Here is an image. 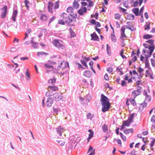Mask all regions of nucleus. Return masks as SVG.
Returning <instances> with one entry per match:
<instances>
[{
  "label": "nucleus",
  "instance_id": "obj_1",
  "mask_svg": "<svg viewBox=\"0 0 155 155\" xmlns=\"http://www.w3.org/2000/svg\"><path fill=\"white\" fill-rule=\"evenodd\" d=\"M57 133L55 138L59 144L61 146L64 145L65 142L63 139L65 135V130L61 127H58L56 129Z\"/></svg>",
  "mask_w": 155,
  "mask_h": 155
},
{
  "label": "nucleus",
  "instance_id": "obj_2",
  "mask_svg": "<svg viewBox=\"0 0 155 155\" xmlns=\"http://www.w3.org/2000/svg\"><path fill=\"white\" fill-rule=\"evenodd\" d=\"M101 97L102 111L103 112H104L108 110L110 107L109 99L103 94H101Z\"/></svg>",
  "mask_w": 155,
  "mask_h": 155
},
{
  "label": "nucleus",
  "instance_id": "obj_3",
  "mask_svg": "<svg viewBox=\"0 0 155 155\" xmlns=\"http://www.w3.org/2000/svg\"><path fill=\"white\" fill-rule=\"evenodd\" d=\"M71 140L67 144V147L68 148V151L71 152L72 148L76 146L77 143L79 142L80 140V137L72 136L70 137Z\"/></svg>",
  "mask_w": 155,
  "mask_h": 155
},
{
  "label": "nucleus",
  "instance_id": "obj_4",
  "mask_svg": "<svg viewBox=\"0 0 155 155\" xmlns=\"http://www.w3.org/2000/svg\"><path fill=\"white\" fill-rule=\"evenodd\" d=\"M71 140L67 144V147L68 148V151L71 152L72 148L76 146L77 143L79 142L80 140V137L72 136L70 137Z\"/></svg>",
  "mask_w": 155,
  "mask_h": 155
},
{
  "label": "nucleus",
  "instance_id": "obj_5",
  "mask_svg": "<svg viewBox=\"0 0 155 155\" xmlns=\"http://www.w3.org/2000/svg\"><path fill=\"white\" fill-rule=\"evenodd\" d=\"M155 48L153 46H149L148 49H143V54L145 56V58H149L151 56Z\"/></svg>",
  "mask_w": 155,
  "mask_h": 155
},
{
  "label": "nucleus",
  "instance_id": "obj_6",
  "mask_svg": "<svg viewBox=\"0 0 155 155\" xmlns=\"http://www.w3.org/2000/svg\"><path fill=\"white\" fill-rule=\"evenodd\" d=\"M68 14L65 13L61 14L60 16L61 18L59 20L58 22V23L64 25L65 22L67 23V22H68Z\"/></svg>",
  "mask_w": 155,
  "mask_h": 155
},
{
  "label": "nucleus",
  "instance_id": "obj_7",
  "mask_svg": "<svg viewBox=\"0 0 155 155\" xmlns=\"http://www.w3.org/2000/svg\"><path fill=\"white\" fill-rule=\"evenodd\" d=\"M54 46L59 49H64L65 48V46L63 45V42L58 39L54 40L53 41Z\"/></svg>",
  "mask_w": 155,
  "mask_h": 155
},
{
  "label": "nucleus",
  "instance_id": "obj_8",
  "mask_svg": "<svg viewBox=\"0 0 155 155\" xmlns=\"http://www.w3.org/2000/svg\"><path fill=\"white\" fill-rule=\"evenodd\" d=\"M0 10L2 11L0 17L1 19H3L5 18L8 13V7L7 5H5Z\"/></svg>",
  "mask_w": 155,
  "mask_h": 155
},
{
  "label": "nucleus",
  "instance_id": "obj_9",
  "mask_svg": "<svg viewBox=\"0 0 155 155\" xmlns=\"http://www.w3.org/2000/svg\"><path fill=\"white\" fill-rule=\"evenodd\" d=\"M125 28L124 26L122 27L121 29V35L120 38L122 40L123 43H124V41L125 40L124 38L127 37L125 34Z\"/></svg>",
  "mask_w": 155,
  "mask_h": 155
},
{
  "label": "nucleus",
  "instance_id": "obj_10",
  "mask_svg": "<svg viewBox=\"0 0 155 155\" xmlns=\"http://www.w3.org/2000/svg\"><path fill=\"white\" fill-rule=\"evenodd\" d=\"M54 97L56 101H59L62 100V94L61 93H56L54 94Z\"/></svg>",
  "mask_w": 155,
  "mask_h": 155
},
{
  "label": "nucleus",
  "instance_id": "obj_11",
  "mask_svg": "<svg viewBox=\"0 0 155 155\" xmlns=\"http://www.w3.org/2000/svg\"><path fill=\"white\" fill-rule=\"evenodd\" d=\"M68 22H67V23H68L76 22V18L73 15H71V14L68 15Z\"/></svg>",
  "mask_w": 155,
  "mask_h": 155
},
{
  "label": "nucleus",
  "instance_id": "obj_12",
  "mask_svg": "<svg viewBox=\"0 0 155 155\" xmlns=\"http://www.w3.org/2000/svg\"><path fill=\"white\" fill-rule=\"evenodd\" d=\"M137 70V72L139 73V74L138 75V78L139 79L141 78L143 75V72L144 71L143 69L140 66L138 67Z\"/></svg>",
  "mask_w": 155,
  "mask_h": 155
},
{
  "label": "nucleus",
  "instance_id": "obj_13",
  "mask_svg": "<svg viewBox=\"0 0 155 155\" xmlns=\"http://www.w3.org/2000/svg\"><path fill=\"white\" fill-rule=\"evenodd\" d=\"M18 12L17 10H13L12 15L11 19L14 22L16 21V17L18 15Z\"/></svg>",
  "mask_w": 155,
  "mask_h": 155
},
{
  "label": "nucleus",
  "instance_id": "obj_14",
  "mask_svg": "<svg viewBox=\"0 0 155 155\" xmlns=\"http://www.w3.org/2000/svg\"><path fill=\"white\" fill-rule=\"evenodd\" d=\"M87 9L85 7H82L78 11V13L80 15H83L84 13L87 12Z\"/></svg>",
  "mask_w": 155,
  "mask_h": 155
},
{
  "label": "nucleus",
  "instance_id": "obj_15",
  "mask_svg": "<svg viewBox=\"0 0 155 155\" xmlns=\"http://www.w3.org/2000/svg\"><path fill=\"white\" fill-rule=\"evenodd\" d=\"M143 94L144 95L146 96L144 101L147 103L150 102L151 100L150 96L148 95L147 91H144Z\"/></svg>",
  "mask_w": 155,
  "mask_h": 155
},
{
  "label": "nucleus",
  "instance_id": "obj_16",
  "mask_svg": "<svg viewBox=\"0 0 155 155\" xmlns=\"http://www.w3.org/2000/svg\"><path fill=\"white\" fill-rule=\"evenodd\" d=\"M53 4L51 2H49L48 4V11L51 13H52L53 12Z\"/></svg>",
  "mask_w": 155,
  "mask_h": 155
},
{
  "label": "nucleus",
  "instance_id": "obj_17",
  "mask_svg": "<svg viewBox=\"0 0 155 155\" xmlns=\"http://www.w3.org/2000/svg\"><path fill=\"white\" fill-rule=\"evenodd\" d=\"M48 16L45 14H41L40 17L41 20L43 22H45L48 19Z\"/></svg>",
  "mask_w": 155,
  "mask_h": 155
},
{
  "label": "nucleus",
  "instance_id": "obj_18",
  "mask_svg": "<svg viewBox=\"0 0 155 155\" xmlns=\"http://www.w3.org/2000/svg\"><path fill=\"white\" fill-rule=\"evenodd\" d=\"M53 102V100L51 98L49 97L48 99V100L46 101V104L48 107H51Z\"/></svg>",
  "mask_w": 155,
  "mask_h": 155
},
{
  "label": "nucleus",
  "instance_id": "obj_19",
  "mask_svg": "<svg viewBox=\"0 0 155 155\" xmlns=\"http://www.w3.org/2000/svg\"><path fill=\"white\" fill-rule=\"evenodd\" d=\"M80 0H74V2L73 3V6L74 8L78 9L79 7V5L78 3V2Z\"/></svg>",
  "mask_w": 155,
  "mask_h": 155
},
{
  "label": "nucleus",
  "instance_id": "obj_20",
  "mask_svg": "<svg viewBox=\"0 0 155 155\" xmlns=\"http://www.w3.org/2000/svg\"><path fill=\"white\" fill-rule=\"evenodd\" d=\"M95 149H94L93 147L90 146L88 150V152L89 153V155H94L95 154Z\"/></svg>",
  "mask_w": 155,
  "mask_h": 155
},
{
  "label": "nucleus",
  "instance_id": "obj_21",
  "mask_svg": "<svg viewBox=\"0 0 155 155\" xmlns=\"http://www.w3.org/2000/svg\"><path fill=\"white\" fill-rule=\"evenodd\" d=\"M91 40L96 41L99 40L98 37L95 33H94L93 34H91Z\"/></svg>",
  "mask_w": 155,
  "mask_h": 155
},
{
  "label": "nucleus",
  "instance_id": "obj_22",
  "mask_svg": "<svg viewBox=\"0 0 155 155\" xmlns=\"http://www.w3.org/2000/svg\"><path fill=\"white\" fill-rule=\"evenodd\" d=\"M139 94L140 91L138 90H135L132 93V95L134 99H135L137 95Z\"/></svg>",
  "mask_w": 155,
  "mask_h": 155
},
{
  "label": "nucleus",
  "instance_id": "obj_23",
  "mask_svg": "<svg viewBox=\"0 0 155 155\" xmlns=\"http://www.w3.org/2000/svg\"><path fill=\"white\" fill-rule=\"evenodd\" d=\"M143 0H137L135 1L134 4V7L137 6L138 5L140 6L142 3Z\"/></svg>",
  "mask_w": 155,
  "mask_h": 155
},
{
  "label": "nucleus",
  "instance_id": "obj_24",
  "mask_svg": "<svg viewBox=\"0 0 155 155\" xmlns=\"http://www.w3.org/2000/svg\"><path fill=\"white\" fill-rule=\"evenodd\" d=\"M147 106V103L144 102L140 104L139 107V109L140 110H142L144 108L146 107Z\"/></svg>",
  "mask_w": 155,
  "mask_h": 155
},
{
  "label": "nucleus",
  "instance_id": "obj_25",
  "mask_svg": "<svg viewBox=\"0 0 155 155\" xmlns=\"http://www.w3.org/2000/svg\"><path fill=\"white\" fill-rule=\"evenodd\" d=\"M124 132L126 134L130 133L132 134L134 132V130L132 128L124 130Z\"/></svg>",
  "mask_w": 155,
  "mask_h": 155
},
{
  "label": "nucleus",
  "instance_id": "obj_26",
  "mask_svg": "<svg viewBox=\"0 0 155 155\" xmlns=\"http://www.w3.org/2000/svg\"><path fill=\"white\" fill-rule=\"evenodd\" d=\"M68 64L67 63L63 61L61 62L60 64L59 65V67L60 68H65Z\"/></svg>",
  "mask_w": 155,
  "mask_h": 155
},
{
  "label": "nucleus",
  "instance_id": "obj_27",
  "mask_svg": "<svg viewBox=\"0 0 155 155\" xmlns=\"http://www.w3.org/2000/svg\"><path fill=\"white\" fill-rule=\"evenodd\" d=\"M88 131L90 133L87 139L88 141H89V140L93 136L94 132L90 129Z\"/></svg>",
  "mask_w": 155,
  "mask_h": 155
},
{
  "label": "nucleus",
  "instance_id": "obj_28",
  "mask_svg": "<svg viewBox=\"0 0 155 155\" xmlns=\"http://www.w3.org/2000/svg\"><path fill=\"white\" fill-rule=\"evenodd\" d=\"M145 58V60L144 62L145 64V68H147L150 69V68L149 63L148 60V58Z\"/></svg>",
  "mask_w": 155,
  "mask_h": 155
},
{
  "label": "nucleus",
  "instance_id": "obj_29",
  "mask_svg": "<svg viewBox=\"0 0 155 155\" xmlns=\"http://www.w3.org/2000/svg\"><path fill=\"white\" fill-rule=\"evenodd\" d=\"M126 18L127 19L133 20H134L135 17L134 15L133 14H129L127 16Z\"/></svg>",
  "mask_w": 155,
  "mask_h": 155
},
{
  "label": "nucleus",
  "instance_id": "obj_30",
  "mask_svg": "<svg viewBox=\"0 0 155 155\" xmlns=\"http://www.w3.org/2000/svg\"><path fill=\"white\" fill-rule=\"evenodd\" d=\"M132 12L136 16L139 15V9L138 8H135L132 9Z\"/></svg>",
  "mask_w": 155,
  "mask_h": 155
},
{
  "label": "nucleus",
  "instance_id": "obj_31",
  "mask_svg": "<svg viewBox=\"0 0 155 155\" xmlns=\"http://www.w3.org/2000/svg\"><path fill=\"white\" fill-rule=\"evenodd\" d=\"M48 87L52 91H56L58 90V88L55 86H49Z\"/></svg>",
  "mask_w": 155,
  "mask_h": 155
},
{
  "label": "nucleus",
  "instance_id": "obj_32",
  "mask_svg": "<svg viewBox=\"0 0 155 155\" xmlns=\"http://www.w3.org/2000/svg\"><path fill=\"white\" fill-rule=\"evenodd\" d=\"M56 81V78L54 77H53V78H52L49 79L48 80V83L49 84H51L54 85V84L55 83Z\"/></svg>",
  "mask_w": 155,
  "mask_h": 155
},
{
  "label": "nucleus",
  "instance_id": "obj_33",
  "mask_svg": "<svg viewBox=\"0 0 155 155\" xmlns=\"http://www.w3.org/2000/svg\"><path fill=\"white\" fill-rule=\"evenodd\" d=\"M102 129L103 132L105 133L108 130V127L107 125L104 124L102 126Z\"/></svg>",
  "mask_w": 155,
  "mask_h": 155
},
{
  "label": "nucleus",
  "instance_id": "obj_34",
  "mask_svg": "<svg viewBox=\"0 0 155 155\" xmlns=\"http://www.w3.org/2000/svg\"><path fill=\"white\" fill-rule=\"evenodd\" d=\"M84 75L87 77H89L91 76L90 72L89 71H86L83 73Z\"/></svg>",
  "mask_w": 155,
  "mask_h": 155
},
{
  "label": "nucleus",
  "instance_id": "obj_35",
  "mask_svg": "<svg viewBox=\"0 0 155 155\" xmlns=\"http://www.w3.org/2000/svg\"><path fill=\"white\" fill-rule=\"evenodd\" d=\"M150 23L148 22L146 23V25H144V30H149L150 29Z\"/></svg>",
  "mask_w": 155,
  "mask_h": 155
},
{
  "label": "nucleus",
  "instance_id": "obj_36",
  "mask_svg": "<svg viewBox=\"0 0 155 155\" xmlns=\"http://www.w3.org/2000/svg\"><path fill=\"white\" fill-rule=\"evenodd\" d=\"M134 114H130L128 117V121H130L131 123L133 122V119L134 118Z\"/></svg>",
  "mask_w": 155,
  "mask_h": 155
},
{
  "label": "nucleus",
  "instance_id": "obj_37",
  "mask_svg": "<svg viewBox=\"0 0 155 155\" xmlns=\"http://www.w3.org/2000/svg\"><path fill=\"white\" fill-rule=\"evenodd\" d=\"M153 37V36L151 35H150L149 34H147L143 35V38L144 39H147L150 38H152Z\"/></svg>",
  "mask_w": 155,
  "mask_h": 155
},
{
  "label": "nucleus",
  "instance_id": "obj_38",
  "mask_svg": "<svg viewBox=\"0 0 155 155\" xmlns=\"http://www.w3.org/2000/svg\"><path fill=\"white\" fill-rule=\"evenodd\" d=\"M111 38L112 41L115 42L117 40L116 38L115 37V35L114 34V32H113V34L111 35Z\"/></svg>",
  "mask_w": 155,
  "mask_h": 155
},
{
  "label": "nucleus",
  "instance_id": "obj_39",
  "mask_svg": "<svg viewBox=\"0 0 155 155\" xmlns=\"http://www.w3.org/2000/svg\"><path fill=\"white\" fill-rule=\"evenodd\" d=\"M131 123L130 121H128L127 120V121H124L123 122V124L125 126H129L130 124Z\"/></svg>",
  "mask_w": 155,
  "mask_h": 155
},
{
  "label": "nucleus",
  "instance_id": "obj_40",
  "mask_svg": "<svg viewBox=\"0 0 155 155\" xmlns=\"http://www.w3.org/2000/svg\"><path fill=\"white\" fill-rule=\"evenodd\" d=\"M73 7L71 6L68 7L66 11L68 13H71L73 12Z\"/></svg>",
  "mask_w": 155,
  "mask_h": 155
},
{
  "label": "nucleus",
  "instance_id": "obj_41",
  "mask_svg": "<svg viewBox=\"0 0 155 155\" xmlns=\"http://www.w3.org/2000/svg\"><path fill=\"white\" fill-rule=\"evenodd\" d=\"M153 42L154 40L153 39L149 40L146 41V42L149 43L151 45V46H153L154 47H155L154 45L153 44Z\"/></svg>",
  "mask_w": 155,
  "mask_h": 155
},
{
  "label": "nucleus",
  "instance_id": "obj_42",
  "mask_svg": "<svg viewBox=\"0 0 155 155\" xmlns=\"http://www.w3.org/2000/svg\"><path fill=\"white\" fill-rule=\"evenodd\" d=\"M135 99H130V101L131 103L134 106H135L136 105V102L134 100Z\"/></svg>",
  "mask_w": 155,
  "mask_h": 155
},
{
  "label": "nucleus",
  "instance_id": "obj_43",
  "mask_svg": "<svg viewBox=\"0 0 155 155\" xmlns=\"http://www.w3.org/2000/svg\"><path fill=\"white\" fill-rule=\"evenodd\" d=\"M25 75L27 77V80H29L30 79V72L28 70H27L26 73Z\"/></svg>",
  "mask_w": 155,
  "mask_h": 155
},
{
  "label": "nucleus",
  "instance_id": "obj_44",
  "mask_svg": "<svg viewBox=\"0 0 155 155\" xmlns=\"http://www.w3.org/2000/svg\"><path fill=\"white\" fill-rule=\"evenodd\" d=\"M48 54L44 52H37V55L38 56H40L41 55H48Z\"/></svg>",
  "mask_w": 155,
  "mask_h": 155
},
{
  "label": "nucleus",
  "instance_id": "obj_45",
  "mask_svg": "<svg viewBox=\"0 0 155 155\" xmlns=\"http://www.w3.org/2000/svg\"><path fill=\"white\" fill-rule=\"evenodd\" d=\"M121 17V15L119 13H116L115 14V18L117 20H120Z\"/></svg>",
  "mask_w": 155,
  "mask_h": 155
},
{
  "label": "nucleus",
  "instance_id": "obj_46",
  "mask_svg": "<svg viewBox=\"0 0 155 155\" xmlns=\"http://www.w3.org/2000/svg\"><path fill=\"white\" fill-rule=\"evenodd\" d=\"M31 31V30L30 29H28L27 30V32L25 33V37L24 38V39L26 38L28 36V35L29 34Z\"/></svg>",
  "mask_w": 155,
  "mask_h": 155
},
{
  "label": "nucleus",
  "instance_id": "obj_47",
  "mask_svg": "<svg viewBox=\"0 0 155 155\" xmlns=\"http://www.w3.org/2000/svg\"><path fill=\"white\" fill-rule=\"evenodd\" d=\"M120 135L122 140L124 141H126V137L122 133H120Z\"/></svg>",
  "mask_w": 155,
  "mask_h": 155
},
{
  "label": "nucleus",
  "instance_id": "obj_48",
  "mask_svg": "<svg viewBox=\"0 0 155 155\" xmlns=\"http://www.w3.org/2000/svg\"><path fill=\"white\" fill-rule=\"evenodd\" d=\"M31 42L32 43V45L33 47H34L35 48H38V44L37 43L34 42L32 40H31Z\"/></svg>",
  "mask_w": 155,
  "mask_h": 155
},
{
  "label": "nucleus",
  "instance_id": "obj_49",
  "mask_svg": "<svg viewBox=\"0 0 155 155\" xmlns=\"http://www.w3.org/2000/svg\"><path fill=\"white\" fill-rule=\"evenodd\" d=\"M127 28L128 29L131 30L132 31H134L136 30V28L134 27L131 26H127Z\"/></svg>",
  "mask_w": 155,
  "mask_h": 155
},
{
  "label": "nucleus",
  "instance_id": "obj_50",
  "mask_svg": "<svg viewBox=\"0 0 155 155\" xmlns=\"http://www.w3.org/2000/svg\"><path fill=\"white\" fill-rule=\"evenodd\" d=\"M59 7V1H58L56 2L54 4V8L55 9H57Z\"/></svg>",
  "mask_w": 155,
  "mask_h": 155
},
{
  "label": "nucleus",
  "instance_id": "obj_51",
  "mask_svg": "<svg viewBox=\"0 0 155 155\" xmlns=\"http://www.w3.org/2000/svg\"><path fill=\"white\" fill-rule=\"evenodd\" d=\"M93 116V114L89 113L87 115V119L91 120Z\"/></svg>",
  "mask_w": 155,
  "mask_h": 155
},
{
  "label": "nucleus",
  "instance_id": "obj_52",
  "mask_svg": "<svg viewBox=\"0 0 155 155\" xmlns=\"http://www.w3.org/2000/svg\"><path fill=\"white\" fill-rule=\"evenodd\" d=\"M70 33L71 36V37H74L76 36V35L74 32L72 31L71 28L70 29Z\"/></svg>",
  "mask_w": 155,
  "mask_h": 155
},
{
  "label": "nucleus",
  "instance_id": "obj_53",
  "mask_svg": "<svg viewBox=\"0 0 155 155\" xmlns=\"http://www.w3.org/2000/svg\"><path fill=\"white\" fill-rule=\"evenodd\" d=\"M107 54H110L111 53L110 48L108 46V44H107Z\"/></svg>",
  "mask_w": 155,
  "mask_h": 155
},
{
  "label": "nucleus",
  "instance_id": "obj_54",
  "mask_svg": "<svg viewBox=\"0 0 155 155\" xmlns=\"http://www.w3.org/2000/svg\"><path fill=\"white\" fill-rule=\"evenodd\" d=\"M113 70V68L111 67H108L107 69V71L109 73L112 72Z\"/></svg>",
  "mask_w": 155,
  "mask_h": 155
},
{
  "label": "nucleus",
  "instance_id": "obj_55",
  "mask_svg": "<svg viewBox=\"0 0 155 155\" xmlns=\"http://www.w3.org/2000/svg\"><path fill=\"white\" fill-rule=\"evenodd\" d=\"M151 64L153 67H154L155 66V60L153 58L150 60Z\"/></svg>",
  "mask_w": 155,
  "mask_h": 155
},
{
  "label": "nucleus",
  "instance_id": "obj_56",
  "mask_svg": "<svg viewBox=\"0 0 155 155\" xmlns=\"http://www.w3.org/2000/svg\"><path fill=\"white\" fill-rule=\"evenodd\" d=\"M124 54V50L122 49L120 51V54L122 58H126V57L123 55Z\"/></svg>",
  "mask_w": 155,
  "mask_h": 155
},
{
  "label": "nucleus",
  "instance_id": "obj_57",
  "mask_svg": "<svg viewBox=\"0 0 155 155\" xmlns=\"http://www.w3.org/2000/svg\"><path fill=\"white\" fill-rule=\"evenodd\" d=\"M155 142V139L152 138V140L151 141V143H150V146L151 147H153Z\"/></svg>",
  "mask_w": 155,
  "mask_h": 155
},
{
  "label": "nucleus",
  "instance_id": "obj_58",
  "mask_svg": "<svg viewBox=\"0 0 155 155\" xmlns=\"http://www.w3.org/2000/svg\"><path fill=\"white\" fill-rule=\"evenodd\" d=\"M119 8L120 9V12H121L123 13H125L127 11L126 9L120 7H119Z\"/></svg>",
  "mask_w": 155,
  "mask_h": 155
},
{
  "label": "nucleus",
  "instance_id": "obj_59",
  "mask_svg": "<svg viewBox=\"0 0 155 155\" xmlns=\"http://www.w3.org/2000/svg\"><path fill=\"white\" fill-rule=\"evenodd\" d=\"M45 66L46 68H53V67L51 65H49L48 64H45Z\"/></svg>",
  "mask_w": 155,
  "mask_h": 155
},
{
  "label": "nucleus",
  "instance_id": "obj_60",
  "mask_svg": "<svg viewBox=\"0 0 155 155\" xmlns=\"http://www.w3.org/2000/svg\"><path fill=\"white\" fill-rule=\"evenodd\" d=\"M132 58V61L133 62H135L137 59V57L136 55L133 56Z\"/></svg>",
  "mask_w": 155,
  "mask_h": 155
},
{
  "label": "nucleus",
  "instance_id": "obj_61",
  "mask_svg": "<svg viewBox=\"0 0 155 155\" xmlns=\"http://www.w3.org/2000/svg\"><path fill=\"white\" fill-rule=\"evenodd\" d=\"M150 121L153 123L155 122V115H153L150 119Z\"/></svg>",
  "mask_w": 155,
  "mask_h": 155
},
{
  "label": "nucleus",
  "instance_id": "obj_62",
  "mask_svg": "<svg viewBox=\"0 0 155 155\" xmlns=\"http://www.w3.org/2000/svg\"><path fill=\"white\" fill-rule=\"evenodd\" d=\"M138 153L137 151H136L135 150H134L132 151L130 153V155H136Z\"/></svg>",
  "mask_w": 155,
  "mask_h": 155
},
{
  "label": "nucleus",
  "instance_id": "obj_63",
  "mask_svg": "<svg viewBox=\"0 0 155 155\" xmlns=\"http://www.w3.org/2000/svg\"><path fill=\"white\" fill-rule=\"evenodd\" d=\"M81 63L84 66H85L87 68L88 67V66L87 65V63H86V62L84 61L81 60Z\"/></svg>",
  "mask_w": 155,
  "mask_h": 155
},
{
  "label": "nucleus",
  "instance_id": "obj_64",
  "mask_svg": "<svg viewBox=\"0 0 155 155\" xmlns=\"http://www.w3.org/2000/svg\"><path fill=\"white\" fill-rule=\"evenodd\" d=\"M114 140L117 141V142L118 144H119L120 146H122L121 141L120 139H118L116 140V139H114Z\"/></svg>",
  "mask_w": 155,
  "mask_h": 155
}]
</instances>
